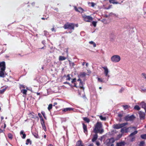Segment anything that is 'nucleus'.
Masks as SVG:
<instances>
[{
    "instance_id": "nucleus-50",
    "label": "nucleus",
    "mask_w": 146,
    "mask_h": 146,
    "mask_svg": "<svg viewBox=\"0 0 146 146\" xmlns=\"http://www.w3.org/2000/svg\"><path fill=\"white\" fill-rule=\"evenodd\" d=\"M135 137H132V139H131L130 141H131V142H132L135 140Z\"/></svg>"
},
{
    "instance_id": "nucleus-8",
    "label": "nucleus",
    "mask_w": 146,
    "mask_h": 146,
    "mask_svg": "<svg viewBox=\"0 0 146 146\" xmlns=\"http://www.w3.org/2000/svg\"><path fill=\"white\" fill-rule=\"evenodd\" d=\"M82 125H83L84 132L85 133V134H87L88 130L87 125H85V123H82Z\"/></svg>"
},
{
    "instance_id": "nucleus-33",
    "label": "nucleus",
    "mask_w": 146,
    "mask_h": 146,
    "mask_svg": "<svg viewBox=\"0 0 146 146\" xmlns=\"http://www.w3.org/2000/svg\"><path fill=\"white\" fill-rule=\"evenodd\" d=\"M123 107L124 110H126L129 108V106L127 105H123L122 106Z\"/></svg>"
},
{
    "instance_id": "nucleus-14",
    "label": "nucleus",
    "mask_w": 146,
    "mask_h": 146,
    "mask_svg": "<svg viewBox=\"0 0 146 146\" xmlns=\"http://www.w3.org/2000/svg\"><path fill=\"white\" fill-rule=\"evenodd\" d=\"M97 134L98 133H95V134L94 135V137H93V138L92 139V142H94L95 141L98 139V135Z\"/></svg>"
},
{
    "instance_id": "nucleus-43",
    "label": "nucleus",
    "mask_w": 146,
    "mask_h": 146,
    "mask_svg": "<svg viewBox=\"0 0 146 146\" xmlns=\"http://www.w3.org/2000/svg\"><path fill=\"white\" fill-rule=\"evenodd\" d=\"M141 76L142 77L145 79H146V74L144 73H143L141 74Z\"/></svg>"
},
{
    "instance_id": "nucleus-1",
    "label": "nucleus",
    "mask_w": 146,
    "mask_h": 146,
    "mask_svg": "<svg viewBox=\"0 0 146 146\" xmlns=\"http://www.w3.org/2000/svg\"><path fill=\"white\" fill-rule=\"evenodd\" d=\"M102 125L100 122L98 121L94 125V127L93 130L94 132L95 133H99L102 134L104 131L102 128Z\"/></svg>"
},
{
    "instance_id": "nucleus-40",
    "label": "nucleus",
    "mask_w": 146,
    "mask_h": 146,
    "mask_svg": "<svg viewBox=\"0 0 146 146\" xmlns=\"http://www.w3.org/2000/svg\"><path fill=\"white\" fill-rule=\"evenodd\" d=\"M31 143V141L30 139H27L26 141V142L25 143L26 145H28L29 144V143Z\"/></svg>"
},
{
    "instance_id": "nucleus-7",
    "label": "nucleus",
    "mask_w": 146,
    "mask_h": 146,
    "mask_svg": "<svg viewBox=\"0 0 146 146\" xmlns=\"http://www.w3.org/2000/svg\"><path fill=\"white\" fill-rule=\"evenodd\" d=\"M74 9L76 12L82 13L84 11V9L81 7L78 8L75 6H74Z\"/></svg>"
},
{
    "instance_id": "nucleus-32",
    "label": "nucleus",
    "mask_w": 146,
    "mask_h": 146,
    "mask_svg": "<svg viewBox=\"0 0 146 146\" xmlns=\"http://www.w3.org/2000/svg\"><path fill=\"white\" fill-rule=\"evenodd\" d=\"M120 126H121V128L123 127L124 126H125L127 124V123H122L121 124L119 123Z\"/></svg>"
},
{
    "instance_id": "nucleus-16",
    "label": "nucleus",
    "mask_w": 146,
    "mask_h": 146,
    "mask_svg": "<svg viewBox=\"0 0 146 146\" xmlns=\"http://www.w3.org/2000/svg\"><path fill=\"white\" fill-rule=\"evenodd\" d=\"M73 110L72 108H66L62 110V111L66 112L67 111H70Z\"/></svg>"
},
{
    "instance_id": "nucleus-38",
    "label": "nucleus",
    "mask_w": 146,
    "mask_h": 146,
    "mask_svg": "<svg viewBox=\"0 0 146 146\" xmlns=\"http://www.w3.org/2000/svg\"><path fill=\"white\" fill-rule=\"evenodd\" d=\"M136 129V128L135 127H129L128 128H127L126 129H125V130H126V131H125V132H127V130L128 129Z\"/></svg>"
},
{
    "instance_id": "nucleus-46",
    "label": "nucleus",
    "mask_w": 146,
    "mask_h": 146,
    "mask_svg": "<svg viewBox=\"0 0 146 146\" xmlns=\"http://www.w3.org/2000/svg\"><path fill=\"white\" fill-rule=\"evenodd\" d=\"M33 135H34L35 137L36 138H38V134H33Z\"/></svg>"
},
{
    "instance_id": "nucleus-23",
    "label": "nucleus",
    "mask_w": 146,
    "mask_h": 146,
    "mask_svg": "<svg viewBox=\"0 0 146 146\" xmlns=\"http://www.w3.org/2000/svg\"><path fill=\"white\" fill-rule=\"evenodd\" d=\"M29 115H30V116L31 117V118H34V119H35L36 118H37V119H38V117L36 116V115H33V114H32V113H30Z\"/></svg>"
},
{
    "instance_id": "nucleus-15",
    "label": "nucleus",
    "mask_w": 146,
    "mask_h": 146,
    "mask_svg": "<svg viewBox=\"0 0 146 146\" xmlns=\"http://www.w3.org/2000/svg\"><path fill=\"white\" fill-rule=\"evenodd\" d=\"M40 122V123H41L42 127L43 128V129H44V131H46V126H45L44 121Z\"/></svg>"
},
{
    "instance_id": "nucleus-41",
    "label": "nucleus",
    "mask_w": 146,
    "mask_h": 146,
    "mask_svg": "<svg viewBox=\"0 0 146 146\" xmlns=\"http://www.w3.org/2000/svg\"><path fill=\"white\" fill-rule=\"evenodd\" d=\"M121 135L120 134L118 135H117V136L115 139V140L116 141L119 140L120 139V138L121 137Z\"/></svg>"
},
{
    "instance_id": "nucleus-35",
    "label": "nucleus",
    "mask_w": 146,
    "mask_h": 146,
    "mask_svg": "<svg viewBox=\"0 0 146 146\" xmlns=\"http://www.w3.org/2000/svg\"><path fill=\"white\" fill-rule=\"evenodd\" d=\"M52 108V105L51 104H50L48 105V107L47 109L49 111H50Z\"/></svg>"
},
{
    "instance_id": "nucleus-10",
    "label": "nucleus",
    "mask_w": 146,
    "mask_h": 146,
    "mask_svg": "<svg viewBox=\"0 0 146 146\" xmlns=\"http://www.w3.org/2000/svg\"><path fill=\"white\" fill-rule=\"evenodd\" d=\"M78 81H80V84H79V88L80 89H82L83 90H84V88L83 87V82H82V81L81 79L79 78L78 79Z\"/></svg>"
},
{
    "instance_id": "nucleus-53",
    "label": "nucleus",
    "mask_w": 146,
    "mask_h": 146,
    "mask_svg": "<svg viewBox=\"0 0 146 146\" xmlns=\"http://www.w3.org/2000/svg\"><path fill=\"white\" fill-rule=\"evenodd\" d=\"M122 114H118V116L120 118H121L122 117Z\"/></svg>"
},
{
    "instance_id": "nucleus-36",
    "label": "nucleus",
    "mask_w": 146,
    "mask_h": 146,
    "mask_svg": "<svg viewBox=\"0 0 146 146\" xmlns=\"http://www.w3.org/2000/svg\"><path fill=\"white\" fill-rule=\"evenodd\" d=\"M141 138L143 139H146V134L141 135Z\"/></svg>"
},
{
    "instance_id": "nucleus-29",
    "label": "nucleus",
    "mask_w": 146,
    "mask_h": 146,
    "mask_svg": "<svg viewBox=\"0 0 146 146\" xmlns=\"http://www.w3.org/2000/svg\"><path fill=\"white\" fill-rule=\"evenodd\" d=\"M8 137L9 139H13V136L12 134L11 133H9L8 134Z\"/></svg>"
},
{
    "instance_id": "nucleus-17",
    "label": "nucleus",
    "mask_w": 146,
    "mask_h": 146,
    "mask_svg": "<svg viewBox=\"0 0 146 146\" xmlns=\"http://www.w3.org/2000/svg\"><path fill=\"white\" fill-rule=\"evenodd\" d=\"M20 134V135H23V136H22V139H24L25 138L26 135L25 133H24L23 130L21 131Z\"/></svg>"
},
{
    "instance_id": "nucleus-12",
    "label": "nucleus",
    "mask_w": 146,
    "mask_h": 146,
    "mask_svg": "<svg viewBox=\"0 0 146 146\" xmlns=\"http://www.w3.org/2000/svg\"><path fill=\"white\" fill-rule=\"evenodd\" d=\"M125 144L124 141H121L116 143V146H124Z\"/></svg>"
},
{
    "instance_id": "nucleus-60",
    "label": "nucleus",
    "mask_w": 146,
    "mask_h": 146,
    "mask_svg": "<svg viewBox=\"0 0 146 146\" xmlns=\"http://www.w3.org/2000/svg\"><path fill=\"white\" fill-rule=\"evenodd\" d=\"M1 121H2L4 119V117H3L2 116L1 117Z\"/></svg>"
},
{
    "instance_id": "nucleus-52",
    "label": "nucleus",
    "mask_w": 146,
    "mask_h": 146,
    "mask_svg": "<svg viewBox=\"0 0 146 146\" xmlns=\"http://www.w3.org/2000/svg\"><path fill=\"white\" fill-rule=\"evenodd\" d=\"M64 84H68L69 85H70V83L68 82H64Z\"/></svg>"
},
{
    "instance_id": "nucleus-20",
    "label": "nucleus",
    "mask_w": 146,
    "mask_h": 146,
    "mask_svg": "<svg viewBox=\"0 0 146 146\" xmlns=\"http://www.w3.org/2000/svg\"><path fill=\"white\" fill-rule=\"evenodd\" d=\"M84 121L87 123H89L90 122V119L86 117H84L83 118Z\"/></svg>"
},
{
    "instance_id": "nucleus-11",
    "label": "nucleus",
    "mask_w": 146,
    "mask_h": 146,
    "mask_svg": "<svg viewBox=\"0 0 146 146\" xmlns=\"http://www.w3.org/2000/svg\"><path fill=\"white\" fill-rule=\"evenodd\" d=\"M102 68L104 69V73L106 76H108V70L107 68V66L106 67H102Z\"/></svg>"
},
{
    "instance_id": "nucleus-57",
    "label": "nucleus",
    "mask_w": 146,
    "mask_h": 146,
    "mask_svg": "<svg viewBox=\"0 0 146 146\" xmlns=\"http://www.w3.org/2000/svg\"><path fill=\"white\" fill-rule=\"evenodd\" d=\"M124 131V130L123 128H122L121 129V132L122 133H123Z\"/></svg>"
},
{
    "instance_id": "nucleus-4",
    "label": "nucleus",
    "mask_w": 146,
    "mask_h": 146,
    "mask_svg": "<svg viewBox=\"0 0 146 146\" xmlns=\"http://www.w3.org/2000/svg\"><path fill=\"white\" fill-rule=\"evenodd\" d=\"M82 18L85 21L88 22H90L93 20V18L92 17L86 15L82 16Z\"/></svg>"
},
{
    "instance_id": "nucleus-48",
    "label": "nucleus",
    "mask_w": 146,
    "mask_h": 146,
    "mask_svg": "<svg viewBox=\"0 0 146 146\" xmlns=\"http://www.w3.org/2000/svg\"><path fill=\"white\" fill-rule=\"evenodd\" d=\"M76 78H74L72 79V81H71V83H74L76 82Z\"/></svg>"
},
{
    "instance_id": "nucleus-25",
    "label": "nucleus",
    "mask_w": 146,
    "mask_h": 146,
    "mask_svg": "<svg viewBox=\"0 0 146 146\" xmlns=\"http://www.w3.org/2000/svg\"><path fill=\"white\" fill-rule=\"evenodd\" d=\"M115 140H114V138L112 137L111 138L109 139V143H113L115 141Z\"/></svg>"
},
{
    "instance_id": "nucleus-59",
    "label": "nucleus",
    "mask_w": 146,
    "mask_h": 146,
    "mask_svg": "<svg viewBox=\"0 0 146 146\" xmlns=\"http://www.w3.org/2000/svg\"><path fill=\"white\" fill-rule=\"evenodd\" d=\"M74 87H76V88H77L78 87L76 86V83H74Z\"/></svg>"
},
{
    "instance_id": "nucleus-5",
    "label": "nucleus",
    "mask_w": 146,
    "mask_h": 146,
    "mask_svg": "<svg viewBox=\"0 0 146 146\" xmlns=\"http://www.w3.org/2000/svg\"><path fill=\"white\" fill-rule=\"evenodd\" d=\"M135 117L133 115L131 116L127 115L125 117V120L127 121H131L134 120Z\"/></svg>"
},
{
    "instance_id": "nucleus-47",
    "label": "nucleus",
    "mask_w": 146,
    "mask_h": 146,
    "mask_svg": "<svg viewBox=\"0 0 146 146\" xmlns=\"http://www.w3.org/2000/svg\"><path fill=\"white\" fill-rule=\"evenodd\" d=\"M98 81H99L100 82H103V80H102V79L101 78H98Z\"/></svg>"
},
{
    "instance_id": "nucleus-51",
    "label": "nucleus",
    "mask_w": 146,
    "mask_h": 146,
    "mask_svg": "<svg viewBox=\"0 0 146 146\" xmlns=\"http://www.w3.org/2000/svg\"><path fill=\"white\" fill-rule=\"evenodd\" d=\"M41 114L43 117L45 116V114L44 112L42 111L41 112Z\"/></svg>"
},
{
    "instance_id": "nucleus-19",
    "label": "nucleus",
    "mask_w": 146,
    "mask_h": 146,
    "mask_svg": "<svg viewBox=\"0 0 146 146\" xmlns=\"http://www.w3.org/2000/svg\"><path fill=\"white\" fill-rule=\"evenodd\" d=\"M113 127L114 128L116 129H119L121 128V127L120 126L119 123L114 124L113 125Z\"/></svg>"
},
{
    "instance_id": "nucleus-63",
    "label": "nucleus",
    "mask_w": 146,
    "mask_h": 146,
    "mask_svg": "<svg viewBox=\"0 0 146 146\" xmlns=\"http://www.w3.org/2000/svg\"><path fill=\"white\" fill-rule=\"evenodd\" d=\"M3 132V130L1 129H0V133H1Z\"/></svg>"
},
{
    "instance_id": "nucleus-42",
    "label": "nucleus",
    "mask_w": 146,
    "mask_h": 146,
    "mask_svg": "<svg viewBox=\"0 0 146 146\" xmlns=\"http://www.w3.org/2000/svg\"><path fill=\"white\" fill-rule=\"evenodd\" d=\"M97 22L95 21H93L92 22V24L94 27H95L96 26Z\"/></svg>"
},
{
    "instance_id": "nucleus-62",
    "label": "nucleus",
    "mask_w": 146,
    "mask_h": 146,
    "mask_svg": "<svg viewBox=\"0 0 146 146\" xmlns=\"http://www.w3.org/2000/svg\"><path fill=\"white\" fill-rule=\"evenodd\" d=\"M85 64V62H83V64H82V65H83V66H84Z\"/></svg>"
},
{
    "instance_id": "nucleus-27",
    "label": "nucleus",
    "mask_w": 146,
    "mask_h": 146,
    "mask_svg": "<svg viewBox=\"0 0 146 146\" xmlns=\"http://www.w3.org/2000/svg\"><path fill=\"white\" fill-rule=\"evenodd\" d=\"M38 115L39 117H40V122L44 121L43 119L42 118V117L40 113H38Z\"/></svg>"
},
{
    "instance_id": "nucleus-2",
    "label": "nucleus",
    "mask_w": 146,
    "mask_h": 146,
    "mask_svg": "<svg viewBox=\"0 0 146 146\" xmlns=\"http://www.w3.org/2000/svg\"><path fill=\"white\" fill-rule=\"evenodd\" d=\"M63 27L65 29H69L70 30H74V24L72 23L67 22L64 25Z\"/></svg>"
},
{
    "instance_id": "nucleus-9",
    "label": "nucleus",
    "mask_w": 146,
    "mask_h": 146,
    "mask_svg": "<svg viewBox=\"0 0 146 146\" xmlns=\"http://www.w3.org/2000/svg\"><path fill=\"white\" fill-rule=\"evenodd\" d=\"M140 119H144L145 118V114L144 112L141 111H140L139 113Z\"/></svg>"
},
{
    "instance_id": "nucleus-61",
    "label": "nucleus",
    "mask_w": 146,
    "mask_h": 146,
    "mask_svg": "<svg viewBox=\"0 0 146 146\" xmlns=\"http://www.w3.org/2000/svg\"><path fill=\"white\" fill-rule=\"evenodd\" d=\"M41 19H42V20H45V19H47V18L45 19V18H44V17H42V18H41Z\"/></svg>"
},
{
    "instance_id": "nucleus-54",
    "label": "nucleus",
    "mask_w": 146,
    "mask_h": 146,
    "mask_svg": "<svg viewBox=\"0 0 146 146\" xmlns=\"http://www.w3.org/2000/svg\"><path fill=\"white\" fill-rule=\"evenodd\" d=\"M96 144L98 146H99L100 145V143L99 141L96 142Z\"/></svg>"
},
{
    "instance_id": "nucleus-6",
    "label": "nucleus",
    "mask_w": 146,
    "mask_h": 146,
    "mask_svg": "<svg viewBox=\"0 0 146 146\" xmlns=\"http://www.w3.org/2000/svg\"><path fill=\"white\" fill-rule=\"evenodd\" d=\"M6 68L5 63L4 61L0 62V70H5Z\"/></svg>"
},
{
    "instance_id": "nucleus-45",
    "label": "nucleus",
    "mask_w": 146,
    "mask_h": 146,
    "mask_svg": "<svg viewBox=\"0 0 146 146\" xmlns=\"http://www.w3.org/2000/svg\"><path fill=\"white\" fill-rule=\"evenodd\" d=\"M125 90V88L123 87H122L121 89L119 90V92L122 93V91H123Z\"/></svg>"
},
{
    "instance_id": "nucleus-3",
    "label": "nucleus",
    "mask_w": 146,
    "mask_h": 146,
    "mask_svg": "<svg viewBox=\"0 0 146 146\" xmlns=\"http://www.w3.org/2000/svg\"><path fill=\"white\" fill-rule=\"evenodd\" d=\"M120 60V56L118 55H114L111 58V60L113 62H118Z\"/></svg>"
},
{
    "instance_id": "nucleus-24",
    "label": "nucleus",
    "mask_w": 146,
    "mask_h": 146,
    "mask_svg": "<svg viewBox=\"0 0 146 146\" xmlns=\"http://www.w3.org/2000/svg\"><path fill=\"white\" fill-rule=\"evenodd\" d=\"M138 133L137 131H135L134 132H132L129 135V137H131L132 136H133L135 135V134H137Z\"/></svg>"
},
{
    "instance_id": "nucleus-28",
    "label": "nucleus",
    "mask_w": 146,
    "mask_h": 146,
    "mask_svg": "<svg viewBox=\"0 0 146 146\" xmlns=\"http://www.w3.org/2000/svg\"><path fill=\"white\" fill-rule=\"evenodd\" d=\"M86 73L84 72H83L80 73V77H85L86 76Z\"/></svg>"
},
{
    "instance_id": "nucleus-37",
    "label": "nucleus",
    "mask_w": 146,
    "mask_h": 146,
    "mask_svg": "<svg viewBox=\"0 0 146 146\" xmlns=\"http://www.w3.org/2000/svg\"><path fill=\"white\" fill-rule=\"evenodd\" d=\"M89 43L90 44H93V46H94V47H95L96 46V43L93 42L92 41L89 42Z\"/></svg>"
},
{
    "instance_id": "nucleus-34",
    "label": "nucleus",
    "mask_w": 146,
    "mask_h": 146,
    "mask_svg": "<svg viewBox=\"0 0 146 146\" xmlns=\"http://www.w3.org/2000/svg\"><path fill=\"white\" fill-rule=\"evenodd\" d=\"M27 90H21V92L22 93L24 94H26V93H27Z\"/></svg>"
},
{
    "instance_id": "nucleus-13",
    "label": "nucleus",
    "mask_w": 146,
    "mask_h": 146,
    "mask_svg": "<svg viewBox=\"0 0 146 146\" xmlns=\"http://www.w3.org/2000/svg\"><path fill=\"white\" fill-rule=\"evenodd\" d=\"M5 70H0V77L4 78L5 77V74H4V72Z\"/></svg>"
},
{
    "instance_id": "nucleus-49",
    "label": "nucleus",
    "mask_w": 146,
    "mask_h": 146,
    "mask_svg": "<svg viewBox=\"0 0 146 146\" xmlns=\"http://www.w3.org/2000/svg\"><path fill=\"white\" fill-rule=\"evenodd\" d=\"M91 6L92 7H94L95 6V5H96V4L92 2L91 3Z\"/></svg>"
},
{
    "instance_id": "nucleus-31",
    "label": "nucleus",
    "mask_w": 146,
    "mask_h": 146,
    "mask_svg": "<svg viewBox=\"0 0 146 146\" xmlns=\"http://www.w3.org/2000/svg\"><path fill=\"white\" fill-rule=\"evenodd\" d=\"M134 109L137 110H140V108L139 107V106L136 105L134 107Z\"/></svg>"
},
{
    "instance_id": "nucleus-21",
    "label": "nucleus",
    "mask_w": 146,
    "mask_h": 146,
    "mask_svg": "<svg viewBox=\"0 0 146 146\" xmlns=\"http://www.w3.org/2000/svg\"><path fill=\"white\" fill-rule=\"evenodd\" d=\"M109 1L110 3H112L113 4H117L119 3L117 1H115V0H109Z\"/></svg>"
},
{
    "instance_id": "nucleus-22",
    "label": "nucleus",
    "mask_w": 146,
    "mask_h": 146,
    "mask_svg": "<svg viewBox=\"0 0 146 146\" xmlns=\"http://www.w3.org/2000/svg\"><path fill=\"white\" fill-rule=\"evenodd\" d=\"M66 58L65 56H60L59 57V60L60 61H63L65 60Z\"/></svg>"
},
{
    "instance_id": "nucleus-44",
    "label": "nucleus",
    "mask_w": 146,
    "mask_h": 146,
    "mask_svg": "<svg viewBox=\"0 0 146 146\" xmlns=\"http://www.w3.org/2000/svg\"><path fill=\"white\" fill-rule=\"evenodd\" d=\"M6 90L5 89H3L2 90H1L0 91V94H3L4 92H5Z\"/></svg>"
},
{
    "instance_id": "nucleus-55",
    "label": "nucleus",
    "mask_w": 146,
    "mask_h": 146,
    "mask_svg": "<svg viewBox=\"0 0 146 146\" xmlns=\"http://www.w3.org/2000/svg\"><path fill=\"white\" fill-rule=\"evenodd\" d=\"M142 108H146V104H145L144 105L142 106Z\"/></svg>"
},
{
    "instance_id": "nucleus-18",
    "label": "nucleus",
    "mask_w": 146,
    "mask_h": 146,
    "mask_svg": "<svg viewBox=\"0 0 146 146\" xmlns=\"http://www.w3.org/2000/svg\"><path fill=\"white\" fill-rule=\"evenodd\" d=\"M76 146H84L81 141H78L76 142Z\"/></svg>"
},
{
    "instance_id": "nucleus-64",
    "label": "nucleus",
    "mask_w": 146,
    "mask_h": 146,
    "mask_svg": "<svg viewBox=\"0 0 146 146\" xmlns=\"http://www.w3.org/2000/svg\"><path fill=\"white\" fill-rule=\"evenodd\" d=\"M48 146H53L51 144H49V145H48Z\"/></svg>"
},
{
    "instance_id": "nucleus-58",
    "label": "nucleus",
    "mask_w": 146,
    "mask_h": 146,
    "mask_svg": "<svg viewBox=\"0 0 146 146\" xmlns=\"http://www.w3.org/2000/svg\"><path fill=\"white\" fill-rule=\"evenodd\" d=\"M57 104V103L56 102H55L54 103V106H55V105H56Z\"/></svg>"
},
{
    "instance_id": "nucleus-26",
    "label": "nucleus",
    "mask_w": 146,
    "mask_h": 146,
    "mask_svg": "<svg viewBox=\"0 0 146 146\" xmlns=\"http://www.w3.org/2000/svg\"><path fill=\"white\" fill-rule=\"evenodd\" d=\"M64 77H66V80H68V81L70 80L71 78H70V76L69 74H68L67 76H66V75H65L64 76Z\"/></svg>"
},
{
    "instance_id": "nucleus-56",
    "label": "nucleus",
    "mask_w": 146,
    "mask_h": 146,
    "mask_svg": "<svg viewBox=\"0 0 146 146\" xmlns=\"http://www.w3.org/2000/svg\"><path fill=\"white\" fill-rule=\"evenodd\" d=\"M51 31H54V32H56V30H54V27H53L51 29Z\"/></svg>"
},
{
    "instance_id": "nucleus-30",
    "label": "nucleus",
    "mask_w": 146,
    "mask_h": 146,
    "mask_svg": "<svg viewBox=\"0 0 146 146\" xmlns=\"http://www.w3.org/2000/svg\"><path fill=\"white\" fill-rule=\"evenodd\" d=\"M100 118L102 120L106 121V117H103L102 115L100 116Z\"/></svg>"
},
{
    "instance_id": "nucleus-39",
    "label": "nucleus",
    "mask_w": 146,
    "mask_h": 146,
    "mask_svg": "<svg viewBox=\"0 0 146 146\" xmlns=\"http://www.w3.org/2000/svg\"><path fill=\"white\" fill-rule=\"evenodd\" d=\"M145 143L144 141H141L140 142L139 144V146H144V145L145 144Z\"/></svg>"
}]
</instances>
